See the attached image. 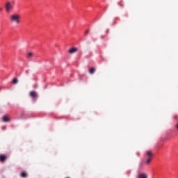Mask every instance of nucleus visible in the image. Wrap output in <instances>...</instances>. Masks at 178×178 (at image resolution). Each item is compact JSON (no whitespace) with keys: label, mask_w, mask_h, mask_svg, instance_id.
<instances>
[{"label":"nucleus","mask_w":178,"mask_h":178,"mask_svg":"<svg viewBox=\"0 0 178 178\" xmlns=\"http://www.w3.org/2000/svg\"><path fill=\"white\" fill-rule=\"evenodd\" d=\"M15 1H8L6 2L4 5V8L7 13L12 12V10L15 9Z\"/></svg>","instance_id":"1"},{"label":"nucleus","mask_w":178,"mask_h":178,"mask_svg":"<svg viewBox=\"0 0 178 178\" xmlns=\"http://www.w3.org/2000/svg\"><path fill=\"white\" fill-rule=\"evenodd\" d=\"M20 19H22V17L20 15L17 13H13L10 16V20L12 23H15V24H20Z\"/></svg>","instance_id":"2"},{"label":"nucleus","mask_w":178,"mask_h":178,"mask_svg":"<svg viewBox=\"0 0 178 178\" xmlns=\"http://www.w3.org/2000/svg\"><path fill=\"white\" fill-rule=\"evenodd\" d=\"M152 156H154V154H152V152L147 151L145 152V165H149L151 163V161H152Z\"/></svg>","instance_id":"3"},{"label":"nucleus","mask_w":178,"mask_h":178,"mask_svg":"<svg viewBox=\"0 0 178 178\" xmlns=\"http://www.w3.org/2000/svg\"><path fill=\"white\" fill-rule=\"evenodd\" d=\"M79 51V49L77 47H72L69 49L68 52L69 54H76Z\"/></svg>","instance_id":"4"},{"label":"nucleus","mask_w":178,"mask_h":178,"mask_svg":"<svg viewBox=\"0 0 178 178\" xmlns=\"http://www.w3.org/2000/svg\"><path fill=\"white\" fill-rule=\"evenodd\" d=\"M8 159V156H6L5 154H1L0 155V162H5Z\"/></svg>","instance_id":"5"},{"label":"nucleus","mask_w":178,"mask_h":178,"mask_svg":"<svg viewBox=\"0 0 178 178\" xmlns=\"http://www.w3.org/2000/svg\"><path fill=\"white\" fill-rule=\"evenodd\" d=\"M30 97H31V98L35 99L37 98V92H35V91H31L29 93Z\"/></svg>","instance_id":"6"},{"label":"nucleus","mask_w":178,"mask_h":178,"mask_svg":"<svg viewBox=\"0 0 178 178\" xmlns=\"http://www.w3.org/2000/svg\"><path fill=\"white\" fill-rule=\"evenodd\" d=\"M138 178H148V175L146 173L139 174Z\"/></svg>","instance_id":"7"},{"label":"nucleus","mask_w":178,"mask_h":178,"mask_svg":"<svg viewBox=\"0 0 178 178\" xmlns=\"http://www.w3.org/2000/svg\"><path fill=\"white\" fill-rule=\"evenodd\" d=\"M3 122H10L9 117L8 115H4L2 117Z\"/></svg>","instance_id":"8"},{"label":"nucleus","mask_w":178,"mask_h":178,"mask_svg":"<svg viewBox=\"0 0 178 178\" xmlns=\"http://www.w3.org/2000/svg\"><path fill=\"white\" fill-rule=\"evenodd\" d=\"M89 73L90 74H94V73H95V68L92 67L89 70Z\"/></svg>","instance_id":"9"},{"label":"nucleus","mask_w":178,"mask_h":178,"mask_svg":"<svg viewBox=\"0 0 178 178\" xmlns=\"http://www.w3.org/2000/svg\"><path fill=\"white\" fill-rule=\"evenodd\" d=\"M21 177H24V178H26L27 177V172H22L20 175Z\"/></svg>","instance_id":"10"},{"label":"nucleus","mask_w":178,"mask_h":178,"mask_svg":"<svg viewBox=\"0 0 178 178\" xmlns=\"http://www.w3.org/2000/svg\"><path fill=\"white\" fill-rule=\"evenodd\" d=\"M18 81L17 78H15L13 79V84H17Z\"/></svg>","instance_id":"11"},{"label":"nucleus","mask_w":178,"mask_h":178,"mask_svg":"<svg viewBox=\"0 0 178 178\" xmlns=\"http://www.w3.org/2000/svg\"><path fill=\"white\" fill-rule=\"evenodd\" d=\"M33 56V53L30 52L27 54V58H31Z\"/></svg>","instance_id":"12"},{"label":"nucleus","mask_w":178,"mask_h":178,"mask_svg":"<svg viewBox=\"0 0 178 178\" xmlns=\"http://www.w3.org/2000/svg\"><path fill=\"white\" fill-rule=\"evenodd\" d=\"M25 74H27V75L30 74V70H26L25 71Z\"/></svg>","instance_id":"13"},{"label":"nucleus","mask_w":178,"mask_h":178,"mask_svg":"<svg viewBox=\"0 0 178 178\" xmlns=\"http://www.w3.org/2000/svg\"><path fill=\"white\" fill-rule=\"evenodd\" d=\"M88 33H90V30L88 29L85 31V35H87Z\"/></svg>","instance_id":"14"},{"label":"nucleus","mask_w":178,"mask_h":178,"mask_svg":"<svg viewBox=\"0 0 178 178\" xmlns=\"http://www.w3.org/2000/svg\"><path fill=\"white\" fill-rule=\"evenodd\" d=\"M2 10H3V8H0V12H2Z\"/></svg>","instance_id":"15"}]
</instances>
